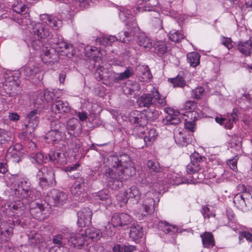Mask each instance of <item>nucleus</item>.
<instances>
[{"label":"nucleus","instance_id":"55","mask_svg":"<svg viewBox=\"0 0 252 252\" xmlns=\"http://www.w3.org/2000/svg\"><path fill=\"white\" fill-rule=\"evenodd\" d=\"M104 228V237H112L114 236L115 233V226H114L112 224H110L108 223V224L105 226Z\"/></svg>","mask_w":252,"mask_h":252},{"label":"nucleus","instance_id":"20","mask_svg":"<svg viewBox=\"0 0 252 252\" xmlns=\"http://www.w3.org/2000/svg\"><path fill=\"white\" fill-rule=\"evenodd\" d=\"M167 112L168 115L163 120V122L165 125H176L180 123L181 120L178 117L180 113L178 110L168 109Z\"/></svg>","mask_w":252,"mask_h":252},{"label":"nucleus","instance_id":"41","mask_svg":"<svg viewBox=\"0 0 252 252\" xmlns=\"http://www.w3.org/2000/svg\"><path fill=\"white\" fill-rule=\"evenodd\" d=\"M133 73V69L130 67H128L122 73H115L114 74V80L117 82L125 80L130 77Z\"/></svg>","mask_w":252,"mask_h":252},{"label":"nucleus","instance_id":"18","mask_svg":"<svg viewBox=\"0 0 252 252\" xmlns=\"http://www.w3.org/2000/svg\"><path fill=\"white\" fill-rule=\"evenodd\" d=\"M55 50L59 54L66 56L69 58L74 55L72 46L63 41L57 43Z\"/></svg>","mask_w":252,"mask_h":252},{"label":"nucleus","instance_id":"24","mask_svg":"<svg viewBox=\"0 0 252 252\" xmlns=\"http://www.w3.org/2000/svg\"><path fill=\"white\" fill-rule=\"evenodd\" d=\"M49 159L55 164L63 165L67 163V158L65 154L59 151H52L48 155Z\"/></svg>","mask_w":252,"mask_h":252},{"label":"nucleus","instance_id":"16","mask_svg":"<svg viewBox=\"0 0 252 252\" xmlns=\"http://www.w3.org/2000/svg\"><path fill=\"white\" fill-rule=\"evenodd\" d=\"M31 207L30 213L37 220H43L45 219L47 211L45 203H40L38 202H32L30 206Z\"/></svg>","mask_w":252,"mask_h":252},{"label":"nucleus","instance_id":"6","mask_svg":"<svg viewBox=\"0 0 252 252\" xmlns=\"http://www.w3.org/2000/svg\"><path fill=\"white\" fill-rule=\"evenodd\" d=\"M158 102L161 106L166 104L165 97L161 96L158 90L151 94H144L137 100L138 105L140 107H150Z\"/></svg>","mask_w":252,"mask_h":252},{"label":"nucleus","instance_id":"14","mask_svg":"<svg viewBox=\"0 0 252 252\" xmlns=\"http://www.w3.org/2000/svg\"><path fill=\"white\" fill-rule=\"evenodd\" d=\"M71 192L80 198L81 201H83V198L87 196V192L85 180L83 178H79L74 182L71 188Z\"/></svg>","mask_w":252,"mask_h":252},{"label":"nucleus","instance_id":"31","mask_svg":"<svg viewBox=\"0 0 252 252\" xmlns=\"http://www.w3.org/2000/svg\"><path fill=\"white\" fill-rule=\"evenodd\" d=\"M203 246L204 248L210 249L215 245V242L213 234L209 232H205L200 234Z\"/></svg>","mask_w":252,"mask_h":252},{"label":"nucleus","instance_id":"21","mask_svg":"<svg viewBox=\"0 0 252 252\" xmlns=\"http://www.w3.org/2000/svg\"><path fill=\"white\" fill-rule=\"evenodd\" d=\"M167 112L168 115L163 120V122L165 125H176L180 123L181 120L178 117L180 113L178 110L168 109Z\"/></svg>","mask_w":252,"mask_h":252},{"label":"nucleus","instance_id":"60","mask_svg":"<svg viewBox=\"0 0 252 252\" xmlns=\"http://www.w3.org/2000/svg\"><path fill=\"white\" fill-rule=\"evenodd\" d=\"M29 239L34 240L32 243H39L40 242V234L37 232L35 230H32L28 234Z\"/></svg>","mask_w":252,"mask_h":252},{"label":"nucleus","instance_id":"13","mask_svg":"<svg viewBox=\"0 0 252 252\" xmlns=\"http://www.w3.org/2000/svg\"><path fill=\"white\" fill-rule=\"evenodd\" d=\"M47 195L52 199V203H53V205L57 207L65 204L68 199V195L66 193L57 189H52Z\"/></svg>","mask_w":252,"mask_h":252},{"label":"nucleus","instance_id":"62","mask_svg":"<svg viewBox=\"0 0 252 252\" xmlns=\"http://www.w3.org/2000/svg\"><path fill=\"white\" fill-rule=\"evenodd\" d=\"M120 218L122 222V226L128 224L131 220V218L127 214L121 213L119 214Z\"/></svg>","mask_w":252,"mask_h":252},{"label":"nucleus","instance_id":"17","mask_svg":"<svg viewBox=\"0 0 252 252\" xmlns=\"http://www.w3.org/2000/svg\"><path fill=\"white\" fill-rule=\"evenodd\" d=\"M190 162L187 166V172L192 174L200 170L202 158L197 153H194L190 156Z\"/></svg>","mask_w":252,"mask_h":252},{"label":"nucleus","instance_id":"10","mask_svg":"<svg viewBox=\"0 0 252 252\" xmlns=\"http://www.w3.org/2000/svg\"><path fill=\"white\" fill-rule=\"evenodd\" d=\"M41 69L39 64L35 62H29L27 64L24 65L20 69V74L26 77H30L32 79L37 78L38 80H41L43 78L42 75H38Z\"/></svg>","mask_w":252,"mask_h":252},{"label":"nucleus","instance_id":"29","mask_svg":"<svg viewBox=\"0 0 252 252\" xmlns=\"http://www.w3.org/2000/svg\"><path fill=\"white\" fill-rule=\"evenodd\" d=\"M174 139L176 143L181 146H186L189 142V139L187 137L186 131L180 129L175 130Z\"/></svg>","mask_w":252,"mask_h":252},{"label":"nucleus","instance_id":"5","mask_svg":"<svg viewBox=\"0 0 252 252\" xmlns=\"http://www.w3.org/2000/svg\"><path fill=\"white\" fill-rule=\"evenodd\" d=\"M40 113L37 109L29 112L26 117L27 123L23 127V132L19 135V138L23 140L27 139L29 135L32 134L36 128L39 123Z\"/></svg>","mask_w":252,"mask_h":252},{"label":"nucleus","instance_id":"12","mask_svg":"<svg viewBox=\"0 0 252 252\" xmlns=\"http://www.w3.org/2000/svg\"><path fill=\"white\" fill-rule=\"evenodd\" d=\"M124 195L125 198L121 200L120 198L121 196L119 195L117 197V200L125 203H126L128 200H129L133 203H137L141 199V193L138 187L132 186L126 190L124 193Z\"/></svg>","mask_w":252,"mask_h":252},{"label":"nucleus","instance_id":"1","mask_svg":"<svg viewBox=\"0 0 252 252\" xmlns=\"http://www.w3.org/2000/svg\"><path fill=\"white\" fill-rule=\"evenodd\" d=\"M108 161L113 168L108 169V176L113 180L122 181L135 173L130 158L127 155L121 156L120 159L117 156L109 157Z\"/></svg>","mask_w":252,"mask_h":252},{"label":"nucleus","instance_id":"26","mask_svg":"<svg viewBox=\"0 0 252 252\" xmlns=\"http://www.w3.org/2000/svg\"><path fill=\"white\" fill-rule=\"evenodd\" d=\"M25 208L24 203L18 200L8 204L7 209L13 213L12 215L19 217L23 214Z\"/></svg>","mask_w":252,"mask_h":252},{"label":"nucleus","instance_id":"22","mask_svg":"<svg viewBox=\"0 0 252 252\" xmlns=\"http://www.w3.org/2000/svg\"><path fill=\"white\" fill-rule=\"evenodd\" d=\"M23 0H15L14 3L12 5V9L13 11L20 15L30 14V9Z\"/></svg>","mask_w":252,"mask_h":252},{"label":"nucleus","instance_id":"34","mask_svg":"<svg viewBox=\"0 0 252 252\" xmlns=\"http://www.w3.org/2000/svg\"><path fill=\"white\" fill-rule=\"evenodd\" d=\"M158 132L155 128L148 129L144 137V142L147 146L152 145L157 139Z\"/></svg>","mask_w":252,"mask_h":252},{"label":"nucleus","instance_id":"52","mask_svg":"<svg viewBox=\"0 0 252 252\" xmlns=\"http://www.w3.org/2000/svg\"><path fill=\"white\" fill-rule=\"evenodd\" d=\"M55 94L53 92L48 90H45L41 93L40 96L42 100H45L47 102L51 101L54 99Z\"/></svg>","mask_w":252,"mask_h":252},{"label":"nucleus","instance_id":"38","mask_svg":"<svg viewBox=\"0 0 252 252\" xmlns=\"http://www.w3.org/2000/svg\"><path fill=\"white\" fill-rule=\"evenodd\" d=\"M239 51L246 56H250L252 52V41L248 40L245 42H240L238 44Z\"/></svg>","mask_w":252,"mask_h":252},{"label":"nucleus","instance_id":"42","mask_svg":"<svg viewBox=\"0 0 252 252\" xmlns=\"http://www.w3.org/2000/svg\"><path fill=\"white\" fill-rule=\"evenodd\" d=\"M44 20V22L47 23L50 27L55 30L58 29L62 25V21L57 17H46Z\"/></svg>","mask_w":252,"mask_h":252},{"label":"nucleus","instance_id":"45","mask_svg":"<svg viewBox=\"0 0 252 252\" xmlns=\"http://www.w3.org/2000/svg\"><path fill=\"white\" fill-rule=\"evenodd\" d=\"M48 159L47 157H44L42 153H38L32 154L31 157V160L32 162L34 164H40Z\"/></svg>","mask_w":252,"mask_h":252},{"label":"nucleus","instance_id":"27","mask_svg":"<svg viewBox=\"0 0 252 252\" xmlns=\"http://www.w3.org/2000/svg\"><path fill=\"white\" fill-rule=\"evenodd\" d=\"M0 242L2 247V244L8 241L13 235L12 224L6 223L0 228Z\"/></svg>","mask_w":252,"mask_h":252},{"label":"nucleus","instance_id":"44","mask_svg":"<svg viewBox=\"0 0 252 252\" xmlns=\"http://www.w3.org/2000/svg\"><path fill=\"white\" fill-rule=\"evenodd\" d=\"M168 35L169 39L170 40L176 43L179 42L185 37V35L181 31H178L174 30L171 31Z\"/></svg>","mask_w":252,"mask_h":252},{"label":"nucleus","instance_id":"25","mask_svg":"<svg viewBox=\"0 0 252 252\" xmlns=\"http://www.w3.org/2000/svg\"><path fill=\"white\" fill-rule=\"evenodd\" d=\"M51 110L56 114L68 113L70 107L67 102L62 100H57L51 106Z\"/></svg>","mask_w":252,"mask_h":252},{"label":"nucleus","instance_id":"39","mask_svg":"<svg viewBox=\"0 0 252 252\" xmlns=\"http://www.w3.org/2000/svg\"><path fill=\"white\" fill-rule=\"evenodd\" d=\"M158 228L166 233H174L178 230L176 226L169 224L166 221H162L158 223Z\"/></svg>","mask_w":252,"mask_h":252},{"label":"nucleus","instance_id":"53","mask_svg":"<svg viewBox=\"0 0 252 252\" xmlns=\"http://www.w3.org/2000/svg\"><path fill=\"white\" fill-rule=\"evenodd\" d=\"M147 165L151 171L156 172H159L161 171L159 163L157 161L149 160L148 161Z\"/></svg>","mask_w":252,"mask_h":252},{"label":"nucleus","instance_id":"36","mask_svg":"<svg viewBox=\"0 0 252 252\" xmlns=\"http://www.w3.org/2000/svg\"><path fill=\"white\" fill-rule=\"evenodd\" d=\"M37 178H49L50 180H53L55 179L54 172L51 167L43 166L37 172Z\"/></svg>","mask_w":252,"mask_h":252},{"label":"nucleus","instance_id":"4","mask_svg":"<svg viewBox=\"0 0 252 252\" xmlns=\"http://www.w3.org/2000/svg\"><path fill=\"white\" fill-rule=\"evenodd\" d=\"M13 185L14 195L19 199H25L30 202L36 197L34 190L31 187V183L27 178H20Z\"/></svg>","mask_w":252,"mask_h":252},{"label":"nucleus","instance_id":"9","mask_svg":"<svg viewBox=\"0 0 252 252\" xmlns=\"http://www.w3.org/2000/svg\"><path fill=\"white\" fill-rule=\"evenodd\" d=\"M119 39L115 35H105L97 38L96 43L104 46L111 45L115 41L119 40L120 42L128 44L132 39L130 33L126 32H122L118 34Z\"/></svg>","mask_w":252,"mask_h":252},{"label":"nucleus","instance_id":"64","mask_svg":"<svg viewBox=\"0 0 252 252\" xmlns=\"http://www.w3.org/2000/svg\"><path fill=\"white\" fill-rule=\"evenodd\" d=\"M168 182L169 184L171 185H178L179 184V178L176 176L175 173L169 177L167 176Z\"/></svg>","mask_w":252,"mask_h":252},{"label":"nucleus","instance_id":"19","mask_svg":"<svg viewBox=\"0 0 252 252\" xmlns=\"http://www.w3.org/2000/svg\"><path fill=\"white\" fill-rule=\"evenodd\" d=\"M132 27L136 32L139 31L137 35V42L140 46H142L145 48H150L152 46V43L151 39L143 32L140 31L138 27H136V23L132 25Z\"/></svg>","mask_w":252,"mask_h":252},{"label":"nucleus","instance_id":"23","mask_svg":"<svg viewBox=\"0 0 252 252\" xmlns=\"http://www.w3.org/2000/svg\"><path fill=\"white\" fill-rule=\"evenodd\" d=\"M154 204V200L152 198L144 199L140 213L137 214V217L139 220L142 219L143 217H146L153 213L152 206Z\"/></svg>","mask_w":252,"mask_h":252},{"label":"nucleus","instance_id":"61","mask_svg":"<svg viewBox=\"0 0 252 252\" xmlns=\"http://www.w3.org/2000/svg\"><path fill=\"white\" fill-rule=\"evenodd\" d=\"M112 224L115 226H122V222L120 218L119 214H115L111 219Z\"/></svg>","mask_w":252,"mask_h":252},{"label":"nucleus","instance_id":"32","mask_svg":"<svg viewBox=\"0 0 252 252\" xmlns=\"http://www.w3.org/2000/svg\"><path fill=\"white\" fill-rule=\"evenodd\" d=\"M22 146L20 144H16L11 146L7 151V156L13 158H20L23 156Z\"/></svg>","mask_w":252,"mask_h":252},{"label":"nucleus","instance_id":"37","mask_svg":"<svg viewBox=\"0 0 252 252\" xmlns=\"http://www.w3.org/2000/svg\"><path fill=\"white\" fill-rule=\"evenodd\" d=\"M64 134L56 129L49 131L46 135V138L48 140V142L55 143L62 140Z\"/></svg>","mask_w":252,"mask_h":252},{"label":"nucleus","instance_id":"28","mask_svg":"<svg viewBox=\"0 0 252 252\" xmlns=\"http://www.w3.org/2000/svg\"><path fill=\"white\" fill-rule=\"evenodd\" d=\"M67 128L68 133L75 136L78 135L82 132L81 125L76 118H72L68 121Z\"/></svg>","mask_w":252,"mask_h":252},{"label":"nucleus","instance_id":"46","mask_svg":"<svg viewBox=\"0 0 252 252\" xmlns=\"http://www.w3.org/2000/svg\"><path fill=\"white\" fill-rule=\"evenodd\" d=\"M138 70L141 72V81H147L152 78V76L148 66L145 65L139 66Z\"/></svg>","mask_w":252,"mask_h":252},{"label":"nucleus","instance_id":"35","mask_svg":"<svg viewBox=\"0 0 252 252\" xmlns=\"http://www.w3.org/2000/svg\"><path fill=\"white\" fill-rule=\"evenodd\" d=\"M96 199L99 200V203L105 206H108L112 203V199L107 190H101L97 192Z\"/></svg>","mask_w":252,"mask_h":252},{"label":"nucleus","instance_id":"58","mask_svg":"<svg viewBox=\"0 0 252 252\" xmlns=\"http://www.w3.org/2000/svg\"><path fill=\"white\" fill-rule=\"evenodd\" d=\"M10 140L8 132L3 129L0 128V145L4 144Z\"/></svg>","mask_w":252,"mask_h":252},{"label":"nucleus","instance_id":"7","mask_svg":"<svg viewBox=\"0 0 252 252\" xmlns=\"http://www.w3.org/2000/svg\"><path fill=\"white\" fill-rule=\"evenodd\" d=\"M159 116V112L158 111L148 109L143 112L134 111L130 114L129 115V121L131 123H139L140 122H143L142 124H144V123H146L147 121H154Z\"/></svg>","mask_w":252,"mask_h":252},{"label":"nucleus","instance_id":"15","mask_svg":"<svg viewBox=\"0 0 252 252\" xmlns=\"http://www.w3.org/2000/svg\"><path fill=\"white\" fill-rule=\"evenodd\" d=\"M93 213L89 208H84L77 212V224L79 227H85L91 223Z\"/></svg>","mask_w":252,"mask_h":252},{"label":"nucleus","instance_id":"51","mask_svg":"<svg viewBox=\"0 0 252 252\" xmlns=\"http://www.w3.org/2000/svg\"><path fill=\"white\" fill-rule=\"evenodd\" d=\"M39 180V185L42 189H46L55 183V179L50 180L49 178H37Z\"/></svg>","mask_w":252,"mask_h":252},{"label":"nucleus","instance_id":"33","mask_svg":"<svg viewBox=\"0 0 252 252\" xmlns=\"http://www.w3.org/2000/svg\"><path fill=\"white\" fill-rule=\"evenodd\" d=\"M144 235L143 227L138 223H134L130 228L129 236L133 240H137Z\"/></svg>","mask_w":252,"mask_h":252},{"label":"nucleus","instance_id":"40","mask_svg":"<svg viewBox=\"0 0 252 252\" xmlns=\"http://www.w3.org/2000/svg\"><path fill=\"white\" fill-rule=\"evenodd\" d=\"M53 55L52 54L51 49L46 48L45 50H42V54L40 55V57L42 61L46 64H52L55 62Z\"/></svg>","mask_w":252,"mask_h":252},{"label":"nucleus","instance_id":"63","mask_svg":"<svg viewBox=\"0 0 252 252\" xmlns=\"http://www.w3.org/2000/svg\"><path fill=\"white\" fill-rule=\"evenodd\" d=\"M97 51V48L95 47L88 46L85 48V52L87 57L89 58H92L94 57V52Z\"/></svg>","mask_w":252,"mask_h":252},{"label":"nucleus","instance_id":"57","mask_svg":"<svg viewBox=\"0 0 252 252\" xmlns=\"http://www.w3.org/2000/svg\"><path fill=\"white\" fill-rule=\"evenodd\" d=\"M204 89L201 87H198L192 91L191 95L193 98L198 99L201 98V97L204 95Z\"/></svg>","mask_w":252,"mask_h":252},{"label":"nucleus","instance_id":"48","mask_svg":"<svg viewBox=\"0 0 252 252\" xmlns=\"http://www.w3.org/2000/svg\"><path fill=\"white\" fill-rule=\"evenodd\" d=\"M53 242L54 244V246H56L64 248V245H65V238L61 234H59L53 236Z\"/></svg>","mask_w":252,"mask_h":252},{"label":"nucleus","instance_id":"30","mask_svg":"<svg viewBox=\"0 0 252 252\" xmlns=\"http://www.w3.org/2000/svg\"><path fill=\"white\" fill-rule=\"evenodd\" d=\"M238 120V116L236 114H233L230 116H228L227 118H223L217 117L215 121L220 125H224V127L228 129H231L233 126V124Z\"/></svg>","mask_w":252,"mask_h":252},{"label":"nucleus","instance_id":"59","mask_svg":"<svg viewBox=\"0 0 252 252\" xmlns=\"http://www.w3.org/2000/svg\"><path fill=\"white\" fill-rule=\"evenodd\" d=\"M210 179H212V182L215 181L217 183H220L224 182L225 180V175L224 173H221V175H210L209 177H208Z\"/></svg>","mask_w":252,"mask_h":252},{"label":"nucleus","instance_id":"8","mask_svg":"<svg viewBox=\"0 0 252 252\" xmlns=\"http://www.w3.org/2000/svg\"><path fill=\"white\" fill-rule=\"evenodd\" d=\"M72 1H76L78 3V6L75 7L73 5L68 7L66 4L63 5V9L62 11V14L64 15H69V16L74 15L81 11L89 8L96 4L97 0H71Z\"/></svg>","mask_w":252,"mask_h":252},{"label":"nucleus","instance_id":"47","mask_svg":"<svg viewBox=\"0 0 252 252\" xmlns=\"http://www.w3.org/2000/svg\"><path fill=\"white\" fill-rule=\"evenodd\" d=\"M143 122H140L138 123H133V124H135V126H134L133 128V132L134 134L139 136H142V135L145 134V130H146V123H144V124H142Z\"/></svg>","mask_w":252,"mask_h":252},{"label":"nucleus","instance_id":"11","mask_svg":"<svg viewBox=\"0 0 252 252\" xmlns=\"http://www.w3.org/2000/svg\"><path fill=\"white\" fill-rule=\"evenodd\" d=\"M233 202L242 211H247L252 205V196L250 192L238 193L235 195Z\"/></svg>","mask_w":252,"mask_h":252},{"label":"nucleus","instance_id":"50","mask_svg":"<svg viewBox=\"0 0 252 252\" xmlns=\"http://www.w3.org/2000/svg\"><path fill=\"white\" fill-rule=\"evenodd\" d=\"M196 107V103L194 101H187L184 104L183 108V110L188 111L187 112V116L189 117L190 115L192 116L193 113H196L193 110Z\"/></svg>","mask_w":252,"mask_h":252},{"label":"nucleus","instance_id":"43","mask_svg":"<svg viewBox=\"0 0 252 252\" xmlns=\"http://www.w3.org/2000/svg\"><path fill=\"white\" fill-rule=\"evenodd\" d=\"M200 55L196 52L189 53L187 55L188 62L192 67H196L200 63Z\"/></svg>","mask_w":252,"mask_h":252},{"label":"nucleus","instance_id":"3","mask_svg":"<svg viewBox=\"0 0 252 252\" xmlns=\"http://www.w3.org/2000/svg\"><path fill=\"white\" fill-rule=\"evenodd\" d=\"M102 236V233L99 229L91 227L80 233H72L68 239V243L73 247L81 249L87 240L90 239L97 241Z\"/></svg>","mask_w":252,"mask_h":252},{"label":"nucleus","instance_id":"49","mask_svg":"<svg viewBox=\"0 0 252 252\" xmlns=\"http://www.w3.org/2000/svg\"><path fill=\"white\" fill-rule=\"evenodd\" d=\"M171 82L173 84L174 87L184 88L187 85L186 81L181 75H178L176 77L171 79Z\"/></svg>","mask_w":252,"mask_h":252},{"label":"nucleus","instance_id":"56","mask_svg":"<svg viewBox=\"0 0 252 252\" xmlns=\"http://www.w3.org/2000/svg\"><path fill=\"white\" fill-rule=\"evenodd\" d=\"M238 159V156L236 155L232 158L228 159L226 162L227 165L234 171H237V161Z\"/></svg>","mask_w":252,"mask_h":252},{"label":"nucleus","instance_id":"2","mask_svg":"<svg viewBox=\"0 0 252 252\" xmlns=\"http://www.w3.org/2000/svg\"><path fill=\"white\" fill-rule=\"evenodd\" d=\"M32 28V32L34 33V37H30L27 39V43L30 50L35 51L37 52L40 49L42 43L40 38H44L50 35V32L48 29L42 23H37L33 25L32 23L28 26V28Z\"/></svg>","mask_w":252,"mask_h":252},{"label":"nucleus","instance_id":"54","mask_svg":"<svg viewBox=\"0 0 252 252\" xmlns=\"http://www.w3.org/2000/svg\"><path fill=\"white\" fill-rule=\"evenodd\" d=\"M167 47L164 41H160L158 42V44L155 47V50L157 53L159 55H161L166 52Z\"/></svg>","mask_w":252,"mask_h":252}]
</instances>
